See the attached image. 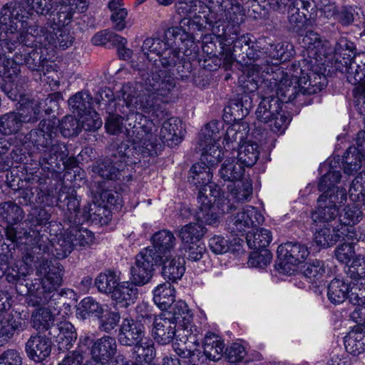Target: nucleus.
<instances>
[{"label":"nucleus","instance_id":"nucleus-62","mask_svg":"<svg viewBox=\"0 0 365 365\" xmlns=\"http://www.w3.org/2000/svg\"><path fill=\"white\" fill-rule=\"evenodd\" d=\"M92 42L96 46H106L110 43L115 46V45L126 44L127 40L113 31L103 30L94 35Z\"/></svg>","mask_w":365,"mask_h":365},{"label":"nucleus","instance_id":"nucleus-57","mask_svg":"<svg viewBox=\"0 0 365 365\" xmlns=\"http://www.w3.org/2000/svg\"><path fill=\"white\" fill-rule=\"evenodd\" d=\"M68 232L74 248L85 247L91 245L93 242V233L81 226H73L68 229Z\"/></svg>","mask_w":365,"mask_h":365},{"label":"nucleus","instance_id":"nucleus-64","mask_svg":"<svg viewBox=\"0 0 365 365\" xmlns=\"http://www.w3.org/2000/svg\"><path fill=\"white\" fill-rule=\"evenodd\" d=\"M347 275L356 282L365 279V256L358 255L352 261L346 270Z\"/></svg>","mask_w":365,"mask_h":365},{"label":"nucleus","instance_id":"nucleus-44","mask_svg":"<svg viewBox=\"0 0 365 365\" xmlns=\"http://www.w3.org/2000/svg\"><path fill=\"white\" fill-rule=\"evenodd\" d=\"M19 104L16 113L19 115L23 124L38 121L41 113L40 103L38 101L23 98L20 100Z\"/></svg>","mask_w":365,"mask_h":365},{"label":"nucleus","instance_id":"nucleus-3","mask_svg":"<svg viewBox=\"0 0 365 365\" xmlns=\"http://www.w3.org/2000/svg\"><path fill=\"white\" fill-rule=\"evenodd\" d=\"M55 123L48 120L39 123L38 128L29 133L31 143L39 153L38 162L43 169L56 171L62 163L65 169H72L78 165L74 157L68 158L67 146L56 140Z\"/></svg>","mask_w":365,"mask_h":365},{"label":"nucleus","instance_id":"nucleus-12","mask_svg":"<svg viewBox=\"0 0 365 365\" xmlns=\"http://www.w3.org/2000/svg\"><path fill=\"white\" fill-rule=\"evenodd\" d=\"M314 63L312 60L303 58L293 63L287 71H284L289 75L287 86L296 88V96L299 92L303 95L314 94L326 87L327 82L324 75L310 73Z\"/></svg>","mask_w":365,"mask_h":365},{"label":"nucleus","instance_id":"nucleus-52","mask_svg":"<svg viewBox=\"0 0 365 365\" xmlns=\"http://www.w3.org/2000/svg\"><path fill=\"white\" fill-rule=\"evenodd\" d=\"M272 239V233L269 230L261 228L256 232H248L246 236L247 245L255 250H267Z\"/></svg>","mask_w":365,"mask_h":365},{"label":"nucleus","instance_id":"nucleus-42","mask_svg":"<svg viewBox=\"0 0 365 365\" xmlns=\"http://www.w3.org/2000/svg\"><path fill=\"white\" fill-rule=\"evenodd\" d=\"M225 344L221 338L213 334L207 333L203 341V354L210 361H219L223 356Z\"/></svg>","mask_w":365,"mask_h":365},{"label":"nucleus","instance_id":"nucleus-43","mask_svg":"<svg viewBox=\"0 0 365 365\" xmlns=\"http://www.w3.org/2000/svg\"><path fill=\"white\" fill-rule=\"evenodd\" d=\"M195 218L197 222L188 223L182 227L179 232V237L184 244L199 243L206 232V228L202 224L208 225V223L198 220L197 214ZM214 225V224H209V225Z\"/></svg>","mask_w":365,"mask_h":365},{"label":"nucleus","instance_id":"nucleus-63","mask_svg":"<svg viewBox=\"0 0 365 365\" xmlns=\"http://www.w3.org/2000/svg\"><path fill=\"white\" fill-rule=\"evenodd\" d=\"M349 197L359 205H365V175L359 174L353 180L349 187Z\"/></svg>","mask_w":365,"mask_h":365},{"label":"nucleus","instance_id":"nucleus-39","mask_svg":"<svg viewBox=\"0 0 365 365\" xmlns=\"http://www.w3.org/2000/svg\"><path fill=\"white\" fill-rule=\"evenodd\" d=\"M262 70V66L258 63L253 65L252 68L248 69L247 75L244 80H241L242 82V88L245 93H252L257 89H260L262 92L263 91L262 84L264 81L277 78L276 73L277 70L274 72V74L269 75V78L262 80L259 76V72Z\"/></svg>","mask_w":365,"mask_h":365},{"label":"nucleus","instance_id":"nucleus-29","mask_svg":"<svg viewBox=\"0 0 365 365\" xmlns=\"http://www.w3.org/2000/svg\"><path fill=\"white\" fill-rule=\"evenodd\" d=\"M117 354V343L114 337L103 336L95 341L91 349V358L103 361L115 359ZM113 359L112 361H113Z\"/></svg>","mask_w":365,"mask_h":365},{"label":"nucleus","instance_id":"nucleus-41","mask_svg":"<svg viewBox=\"0 0 365 365\" xmlns=\"http://www.w3.org/2000/svg\"><path fill=\"white\" fill-rule=\"evenodd\" d=\"M164 316L168 317L175 324H180L185 326L192 320V314L187 304L182 300L174 302L165 309Z\"/></svg>","mask_w":365,"mask_h":365},{"label":"nucleus","instance_id":"nucleus-47","mask_svg":"<svg viewBox=\"0 0 365 365\" xmlns=\"http://www.w3.org/2000/svg\"><path fill=\"white\" fill-rule=\"evenodd\" d=\"M175 288L169 282L158 285L153 290V301L162 310L168 309L175 302Z\"/></svg>","mask_w":365,"mask_h":365},{"label":"nucleus","instance_id":"nucleus-5","mask_svg":"<svg viewBox=\"0 0 365 365\" xmlns=\"http://www.w3.org/2000/svg\"><path fill=\"white\" fill-rule=\"evenodd\" d=\"M24 18L25 24H20L17 28L19 37L16 42V51L13 56V61L16 65H25L36 76L35 79L41 78L46 58L43 56L41 48H37V43L42 45L43 41L33 19Z\"/></svg>","mask_w":365,"mask_h":365},{"label":"nucleus","instance_id":"nucleus-35","mask_svg":"<svg viewBox=\"0 0 365 365\" xmlns=\"http://www.w3.org/2000/svg\"><path fill=\"white\" fill-rule=\"evenodd\" d=\"M24 323L22 319L11 313L0 312V341H7L14 334L16 330H23Z\"/></svg>","mask_w":365,"mask_h":365},{"label":"nucleus","instance_id":"nucleus-60","mask_svg":"<svg viewBox=\"0 0 365 365\" xmlns=\"http://www.w3.org/2000/svg\"><path fill=\"white\" fill-rule=\"evenodd\" d=\"M364 158L356 152L355 146H350L343 155L344 171L348 175L353 174L361 168Z\"/></svg>","mask_w":365,"mask_h":365},{"label":"nucleus","instance_id":"nucleus-34","mask_svg":"<svg viewBox=\"0 0 365 365\" xmlns=\"http://www.w3.org/2000/svg\"><path fill=\"white\" fill-rule=\"evenodd\" d=\"M252 107V99L248 94L243 95L240 98L232 100L225 108V115L231 117L230 120L240 121L247 116Z\"/></svg>","mask_w":365,"mask_h":365},{"label":"nucleus","instance_id":"nucleus-45","mask_svg":"<svg viewBox=\"0 0 365 365\" xmlns=\"http://www.w3.org/2000/svg\"><path fill=\"white\" fill-rule=\"evenodd\" d=\"M245 172L244 166L233 158H227L222 164L219 170V176L225 182H231L232 184L240 181Z\"/></svg>","mask_w":365,"mask_h":365},{"label":"nucleus","instance_id":"nucleus-14","mask_svg":"<svg viewBox=\"0 0 365 365\" xmlns=\"http://www.w3.org/2000/svg\"><path fill=\"white\" fill-rule=\"evenodd\" d=\"M264 220V216L256 207L247 205L227 219V229L233 235H244L250 229L262 225Z\"/></svg>","mask_w":365,"mask_h":365},{"label":"nucleus","instance_id":"nucleus-26","mask_svg":"<svg viewBox=\"0 0 365 365\" xmlns=\"http://www.w3.org/2000/svg\"><path fill=\"white\" fill-rule=\"evenodd\" d=\"M6 238L12 242L34 245L35 248L43 252L48 250L46 241L43 240V235H41L38 230L18 231L11 225L6 229Z\"/></svg>","mask_w":365,"mask_h":365},{"label":"nucleus","instance_id":"nucleus-27","mask_svg":"<svg viewBox=\"0 0 365 365\" xmlns=\"http://www.w3.org/2000/svg\"><path fill=\"white\" fill-rule=\"evenodd\" d=\"M240 32H237L236 34H230V36L227 35H215L222 45L223 51L230 53L232 56L240 57L244 59V54L248 46L251 44L252 40L249 34L240 35Z\"/></svg>","mask_w":365,"mask_h":365},{"label":"nucleus","instance_id":"nucleus-50","mask_svg":"<svg viewBox=\"0 0 365 365\" xmlns=\"http://www.w3.org/2000/svg\"><path fill=\"white\" fill-rule=\"evenodd\" d=\"M258 145L251 141L243 142L238 146L237 160L245 166H252L259 158Z\"/></svg>","mask_w":365,"mask_h":365},{"label":"nucleus","instance_id":"nucleus-11","mask_svg":"<svg viewBox=\"0 0 365 365\" xmlns=\"http://www.w3.org/2000/svg\"><path fill=\"white\" fill-rule=\"evenodd\" d=\"M356 49L354 42L345 37H341L334 49L333 67L346 74L347 81L357 84L365 78V53L354 54Z\"/></svg>","mask_w":365,"mask_h":365},{"label":"nucleus","instance_id":"nucleus-53","mask_svg":"<svg viewBox=\"0 0 365 365\" xmlns=\"http://www.w3.org/2000/svg\"><path fill=\"white\" fill-rule=\"evenodd\" d=\"M167 42L159 38H146L141 46V51L144 56L148 59V63H153L154 56L159 57L164 49L168 48Z\"/></svg>","mask_w":365,"mask_h":365},{"label":"nucleus","instance_id":"nucleus-16","mask_svg":"<svg viewBox=\"0 0 365 365\" xmlns=\"http://www.w3.org/2000/svg\"><path fill=\"white\" fill-rule=\"evenodd\" d=\"M118 97L123 98L127 108L129 109L128 112L135 111L134 109L140 110V103L148 98H153L154 101H158L161 105H163L164 102L161 96L145 88L143 79L140 83L128 82L124 84L119 91Z\"/></svg>","mask_w":365,"mask_h":365},{"label":"nucleus","instance_id":"nucleus-18","mask_svg":"<svg viewBox=\"0 0 365 365\" xmlns=\"http://www.w3.org/2000/svg\"><path fill=\"white\" fill-rule=\"evenodd\" d=\"M120 159L113 156L112 159H104L99 160L93 167V172L100 177L108 180H124L125 169L127 168V159L129 158V153L131 148L129 147Z\"/></svg>","mask_w":365,"mask_h":365},{"label":"nucleus","instance_id":"nucleus-33","mask_svg":"<svg viewBox=\"0 0 365 365\" xmlns=\"http://www.w3.org/2000/svg\"><path fill=\"white\" fill-rule=\"evenodd\" d=\"M160 264H163L162 275L168 281L175 282L180 279L185 273V259L180 256L163 257Z\"/></svg>","mask_w":365,"mask_h":365},{"label":"nucleus","instance_id":"nucleus-23","mask_svg":"<svg viewBox=\"0 0 365 365\" xmlns=\"http://www.w3.org/2000/svg\"><path fill=\"white\" fill-rule=\"evenodd\" d=\"M48 336L56 341L58 350L64 352L72 348L77 334L71 323L63 321L56 322L55 327H51Z\"/></svg>","mask_w":365,"mask_h":365},{"label":"nucleus","instance_id":"nucleus-25","mask_svg":"<svg viewBox=\"0 0 365 365\" xmlns=\"http://www.w3.org/2000/svg\"><path fill=\"white\" fill-rule=\"evenodd\" d=\"M182 135L181 120L177 118H168L163 123L160 135L158 136V150L162 148L163 144L169 147L178 145L181 143Z\"/></svg>","mask_w":365,"mask_h":365},{"label":"nucleus","instance_id":"nucleus-21","mask_svg":"<svg viewBox=\"0 0 365 365\" xmlns=\"http://www.w3.org/2000/svg\"><path fill=\"white\" fill-rule=\"evenodd\" d=\"M207 16L208 13L203 14V16L195 15L192 18H184L181 20L179 27H172L170 31L175 38L180 36L182 42L187 41L186 45L188 43H193L197 32L202 31L205 24L210 25V21L207 19Z\"/></svg>","mask_w":365,"mask_h":365},{"label":"nucleus","instance_id":"nucleus-54","mask_svg":"<svg viewBox=\"0 0 365 365\" xmlns=\"http://www.w3.org/2000/svg\"><path fill=\"white\" fill-rule=\"evenodd\" d=\"M232 197L237 202L250 201L252 195V185L249 180H241L228 185Z\"/></svg>","mask_w":365,"mask_h":365},{"label":"nucleus","instance_id":"nucleus-49","mask_svg":"<svg viewBox=\"0 0 365 365\" xmlns=\"http://www.w3.org/2000/svg\"><path fill=\"white\" fill-rule=\"evenodd\" d=\"M175 8L180 15L185 18H192L195 15L206 14V10L209 13L210 6L199 0H178Z\"/></svg>","mask_w":365,"mask_h":365},{"label":"nucleus","instance_id":"nucleus-55","mask_svg":"<svg viewBox=\"0 0 365 365\" xmlns=\"http://www.w3.org/2000/svg\"><path fill=\"white\" fill-rule=\"evenodd\" d=\"M0 216L10 225L21 221L24 217L23 210L12 201L0 204Z\"/></svg>","mask_w":365,"mask_h":365},{"label":"nucleus","instance_id":"nucleus-10","mask_svg":"<svg viewBox=\"0 0 365 365\" xmlns=\"http://www.w3.org/2000/svg\"><path fill=\"white\" fill-rule=\"evenodd\" d=\"M207 20L214 35L227 36L240 32V26L245 21V11L237 0L217 1L210 6Z\"/></svg>","mask_w":365,"mask_h":365},{"label":"nucleus","instance_id":"nucleus-1","mask_svg":"<svg viewBox=\"0 0 365 365\" xmlns=\"http://www.w3.org/2000/svg\"><path fill=\"white\" fill-rule=\"evenodd\" d=\"M276 76L262 84V99L255 114L258 121L267 124L274 133L282 134L291 121L290 115L282 110V103L294 101L297 90L287 86L289 75L283 70L277 68Z\"/></svg>","mask_w":365,"mask_h":365},{"label":"nucleus","instance_id":"nucleus-37","mask_svg":"<svg viewBox=\"0 0 365 365\" xmlns=\"http://www.w3.org/2000/svg\"><path fill=\"white\" fill-rule=\"evenodd\" d=\"M341 173L339 170H329L320 179L318 187L321 192L331 190L334 195L340 197V202H344L347 199L346 190L343 187H336L335 185L340 181Z\"/></svg>","mask_w":365,"mask_h":365},{"label":"nucleus","instance_id":"nucleus-40","mask_svg":"<svg viewBox=\"0 0 365 365\" xmlns=\"http://www.w3.org/2000/svg\"><path fill=\"white\" fill-rule=\"evenodd\" d=\"M347 352L359 355L365 351V327L355 326L344 338Z\"/></svg>","mask_w":365,"mask_h":365},{"label":"nucleus","instance_id":"nucleus-17","mask_svg":"<svg viewBox=\"0 0 365 365\" xmlns=\"http://www.w3.org/2000/svg\"><path fill=\"white\" fill-rule=\"evenodd\" d=\"M307 247L297 242H287L277 248L279 259L278 269L283 273L290 274L297 264L304 262L309 255Z\"/></svg>","mask_w":365,"mask_h":365},{"label":"nucleus","instance_id":"nucleus-7","mask_svg":"<svg viewBox=\"0 0 365 365\" xmlns=\"http://www.w3.org/2000/svg\"><path fill=\"white\" fill-rule=\"evenodd\" d=\"M214 165L205 160L202 154L201 161L191 167L188 176L191 184L202 187L197 197L200 206L197 211V218L208 224H214L217 220V215L211 210V197H216L220 194V188L210 183L212 177V167Z\"/></svg>","mask_w":365,"mask_h":365},{"label":"nucleus","instance_id":"nucleus-58","mask_svg":"<svg viewBox=\"0 0 365 365\" xmlns=\"http://www.w3.org/2000/svg\"><path fill=\"white\" fill-rule=\"evenodd\" d=\"M92 101L93 98L88 93L78 92L69 98L68 105L74 113L80 115L92 110Z\"/></svg>","mask_w":365,"mask_h":365},{"label":"nucleus","instance_id":"nucleus-31","mask_svg":"<svg viewBox=\"0 0 365 365\" xmlns=\"http://www.w3.org/2000/svg\"><path fill=\"white\" fill-rule=\"evenodd\" d=\"M298 42L302 48L307 51L310 60L312 58L315 60L314 63H317V56L326 53L324 48L328 42L323 41L316 32L309 31L304 35H300Z\"/></svg>","mask_w":365,"mask_h":365},{"label":"nucleus","instance_id":"nucleus-8","mask_svg":"<svg viewBox=\"0 0 365 365\" xmlns=\"http://www.w3.org/2000/svg\"><path fill=\"white\" fill-rule=\"evenodd\" d=\"M37 274L43 276L34 282H26V293L36 297L34 304H46L60 297L58 287L62 284L63 267L57 261L42 259L37 267Z\"/></svg>","mask_w":365,"mask_h":365},{"label":"nucleus","instance_id":"nucleus-36","mask_svg":"<svg viewBox=\"0 0 365 365\" xmlns=\"http://www.w3.org/2000/svg\"><path fill=\"white\" fill-rule=\"evenodd\" d=\"M135 283H118L113 294L111 299L121 307H128L133 304L137 298L138 289Z\"/></svg>","mask_w":365,"mask_h":365},{"label":"nucleus","instance_id":"nucleus-24","mask_svg":"<svg viewBox=\"0 0 365 365\" xmlns=\"http://www.w3.org/2000/svg\"><path fill=\"white\" fill-rule=\"evenodd\" d=\"M38 31L45 46L51 44L65 49L72 45L73 37L70 32L63 28L54 27L51 23H47Z\"/></svg>","mask_w":365,"mask_h":365},{"label":"nucleus","instance_id":"nucleus-19","mask_svg":"<svg viewBox=\"0 0 365 365\" xmlns=\"http://www.w3.org/2000/svg\"><path fill=\"white\" fill-rule=\"evenodd\" d=\"M330 226L331 227H324L316 232L314 240L318 246L326 248L341 240L356 239V232L353 227L346 225H341V228L339 225H331Z\"/></svg>","mask_w":365,"mask_h":365},{"label":"nucleus","instance_id":"nucleus-2","mask_svg":"<svg viewBox=\"0 0 365 365\" xmlns=\"http://www.w3.org/2000/svg\"><path fill=\"white\" fill-rule=\"evenodd\" d=\"M140 110L146 115L137 111L128 113L124 128L133 143L132 149L138 148L142 154L153 155L157 154L159 145L155 132L167 113L164 106L153 98L141 103Z\"/></svg>","mask_w":365,"mask_h":365},{"label":"nucleus","instance_id":"nucleus-6","mask_svg":"<svg viewBox=\"0 0 365 365\" xmlns=\"http://www.w3.org/2000/svg\"><path fill=\"white\" fill-rule=\"evenodd\" d=\"M152 322L153 315L146 312L138 315L136 320L125 318L120 324L118 341L123 346H133V354L138 362L150 363L155 356L154 342L145 337V326Z\"/></svg>","mask_w":365,"mask_h":365},{"label":"nucleus","instance_id":"nucleus-9","mask_svg":"<svg viewBox=\"0 0 365 365\" xmlns=\"http://www.w3.org/2000/svg\"><path fill=\"white\" fill-rule=\"evenodd\" d=\"M26 11L21 4L15 5L12 9H2L0 12V75L11 76L6 64V53H11L16 49L19 37L17 28L19 24L24 25V18L29 17Z\"/></svg>","mask_w":365,"mask_h":365},{"label":"nucleus","instance_id":"nucleus-4","mask_svg":"<svg viewBox=\"0 0 365 365\" xmlns=\"http://www.w3.org/2000/svg\"><path fill=\"white\" fill-rule=\"evenodd\" d=\"M178 48L170 47L164 49L158 59L146 65V69L139 68V75L142 78L145 88L161 96L168 97L175 88L176 83L172 69L183 57Z\"/></svg>","mask_w":365,"mask_h":365},{"label":"nucleus","instance_id":"nucleus-56","mask_svg":"<svg viewBox=\"0 0 365 365\" xmlns=\"http://www.w3.org/2000/svg\"><path fill=\"white\" fill-rule=\"evenodd\" d=\"M119 277L114 272L107 271L100 273L95 279V285L98 290L104 294H113L117 287Z\"/></svg>","mask_w":365,"mask_h":365},{"label":"nucleus","instance_id":"nucleus-15","mask_svg":"<svg viewBox=\"0 0 365 365\" xmlns=\"http://www.w3.org/2000/svg\"><path fill=\"white\" fill-rule=\"evenodd\" d=\"M161 261L155 249H143L136 255L135 263L130 268L133 282L139 286L147 284L153 276L154 266L160 264Z\"/></svg>","mask_w":365,"mask_h":365},{"label":"nucleus","instance_id":"nucleus-48","mask_svg":"<svg viewBox=\"0 0 365 365\" xmlns=\"http://www.w3.org/2000/svg\"><path fill=\"white\" fill-rule=\"evenodd\" d=\"M249 126L245 122H237L229 126L224 138V147L226 150L235 149L245 138Z\"/></svg>","mask_w":365,"mask_h":365},{"label":"nucleus","instance_id":"nucleus-13","mask_svg":"<svg viewBox=\"0 0 365 365\" xmlns=\"http://www.w3.org/2000/svg\"><path fill=\"white\" fill-rule=\"evenodd\" d=\"M223 123L212 120L201 130L199 135L198 148L202 152L203 158L212 165L220 161L222 152L217 142L222 137Z\"/></svg>","mask_w":365,"mask_h":365},{"label":"nucleus","instance_id":"nucleus-32","mask_svg":"<svg viewBox=\"0 0 365 365\" xmlns=\"http://www.w3.org/2000/svg\"><path fill=\"white\" fill-rule=\"evenodd\" d=\"M152 241L153 246L148 248L155 249L163 260V257L168 258L171 255V251L175 245L176 238L170 231L163 230L153 235Z\"/></svg>","mask_w":365,"mask_h":365},{"label":"nucleus","instance_id":"nucleus-28","mask_svg":"<svg viewBox=\"0 0 365 365\" xmlns=\"http://www.w3.org/2000/svg\"><path fill=\"white\" fill-rule=\"evenodd\" d=\"M52 349L51 340L40 334L31 335L26 343L27 356L35 361H42L49 356Z\"/></svg>","mask_w":365,"mask_h":365},{"label":"nucleus","instance_id":"nucleus-20","mask_svg":"<svg viewBox=\"0 0 365 365\" xmlns=\"http://www.w3.org/2000/svg\"><path fill=\"white\" fill-rule=\"evenodd\" d=\"M317 202V210L313 214L314 221L336 223V220L339 216L337 204L341 205L344 203L340 202V197L338 195H334L333 191L329 190L323 192L318 197Z\"/></svg>","mask_w":365,"mask_h":365},{"label":"nucleus","instance_id":"nucleus-30","mask_svg":"<svg viewBox=\"0 0 365 365\" xmlns=\"http://www.w3.org/2000/svg\"><path fill=\"white\" fill-rule=\"evenodd\" d=\"M43 235V240L46 241V245L48 247V250L43 252V253L51 252V255L57 259L66 258L74 249L73 244L70 237L68 232L61 234L56 236V239L51 241L48 237Z\"/></svg>","mask_w":365,"mask_h":365},{"label":"nucleus","instance_id":"nucleus-51","mask_svg":"<svg viewBox=\"0 0 365 365\" xmlns=\"http://www.w3.org/2000/svg\"><path fill=\"white\" fill-rule=\"evenodd\" d=\"M349 294V283L335 278L332 279L327 287V297L333 304H341L345 301Z\"/></svg>","mask_w":365,"mask_h":365},{"label":"nucleus","instance_id":"nucleus-61","mask_svg":"<svg viewBox=\"0 0 365 365\" xmlns=\"http://www.w3.org/2000/svg\"><path fill=\"white\" fill-rule=\"evenodd\" d=\"M19 115L16 112H10L0 118V131L4 135L17 133L23 126Z\"/></svg>","mask_w":365,"mask_h":365},{"label":"nucleus","instance_id":"nucleus-22","mask_svg":"<svg viewBox=\"0 0 365 365\" xmlns=\"http://www.w3.org/2000/svg\"><path fill=\"white\" fill-rule=\"evenodd\" d=\"M151 324L153 325L151 334L158 344L165 345L173 341L176 334L177 324L170 318L161 313L160 315L153 316Z\"/></svg>","mask_w":365,"mask_h":365},{"label":"nucleus","instance_id":"nucleus-59","mask_svg":"<svg viewBox=\"0 0 365 365\" xmlns=\"http://www.w3.org/2000/svg\"><path fill=\"white\" fill-rule=\"evenodd\" d=\"M78 314L83 319L91 316L100 317L103 313V308L92 297H86L78 304Z\"/></svg>","mask_w":365,"mask_h":365},{"label":"nucleus","instance_id":"nucleus-38","mask_svg":"<svg viewBox=\"0 0 365 365\" xmlns=\"http://www.w3.org/2000/svg\"><path fill=\"white\" fill-rule=\"evenodd\" d=\"M79 202L73 187L66 185L61 187L57 197V205L60 208L64 210L66 207L71 214H74L75 217H78V215L80 213Z\"/></svg>","mask_w":365,"mask_h":365},{"label":"nucleus","instance_id":"nucleus-46","mask_svg":"<svg viewBox=\"0 0 365 365\" xmlns=\"http://www.w3.org/2000/svg\"><path fill=\"white\" fill-rule=\"evenodd\" d=\"M31 323L35 329L39 332L48 331L50 334L51 327H55V315L46 308H39L34 310L31 314Z\"/></svg>","mask_w":365,"mask_h":365}]
</instances>
